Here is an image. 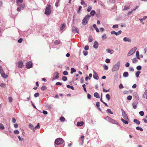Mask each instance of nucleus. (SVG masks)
Listing matches in <instances>:
<instances>
[{
    "mask_svg": "<svg viewBox=\"0 0 147 147\" xmlns=\"http://www.w3.org/2000/svg\"><path fill=\"white\" fill-rule=\"evenodd\" d=\"M60 43V41H59V40H56L55 42H54V44L55 45H58V44H59Z\"/></svg>",
    "mask_w": 147,
    "mask_h": 147,
    "instance_id": "nucleus-49",
    "label": "nucleus"
},
{
    "mask_svg": "<svg viewBox=\"0 0 147 147\" xmlns=\"http://www.w3.org/2000/svg\"><path fill=\"white\" fill-rule=\"evenodd\" d=\"M133 96L137 100H138L139 99L138 94L136 92H134L133 93Z\"/></svg>",
    "mask_w": 147,
    "mask_h": 147,
    "instance_id": "nucleus-11",
    "label": "nucleus"
},
{
    "mask_svg": "<svg viewBox=\"0 0 147 147\" xmlns=\"http://www.w3.org/2000/svg\"><path fill=\"white\" fill-rule=\"evenodd\" d=\"M34 96L36 98L39 96V93L38 92L34 94Z\"/></svg>",
    "mask_w": 147,
    "mask_h": 147,
    "instance_id": "nucleus-42",
    "label": "nucleus"
},
{
    "mask_svg": "<svg viewBox=\"0 0 147 147\" xmlns=\"http://www.w3.org/2000/svg\"><path fill=\"white\" fill-rule=\"evenodd\" d=\"M33 125L31 123L29 124V127H30V128L31 129H32L33 128Z\"/></svg>",
    "mask_w": 147,
    "mask_h": 147,
    "instance_id": "nucleus-56",
    "label": "nucleus"
},
{
    "mask_svg": "<svg viewBox=\"0 0 147 147\" xmlns=\"http://www.w3.org/2000/svg\"><path fill=\"white\" fill-rule=\"evenodd\" d=\"M62 84V83L61 82H56V83L55 84V85H61Z\"/></svg>",
    "mask_w": 147,
    "mask_h": 147,
    "instance_id": "nucleus-59",
    "label": "nucleus"
},
{
    "mask_svg": "<svg viewBox=\"0 0 147 147\" xmlns=\"http://www.w3.org/2000/svg\"><path fill=\"white\" fill-rule=\"evenodd\" d=\"M119 88L120 89H122L123 88V86L121 84H119Z\"/></svg>",
    "mask_w": 147,
    "mask_h": 147,
    "instance_id": "nucleus-62",
    "label": "nucleus"
},
{
    "mask_svg": "<svg viewBox=\"0 0 147 147\" xmlns=\"http://www.w3.org/2000/svg\"><path fill=\"white\" fill-rule=\"evenodd\" d=\"M106 98L108 100H109L110 99V96L109 94H107L106 95Z\"/></svg>",
    "mask_w": 147,
    "mask_h": 147,
    "instance_id": "nucleus-30",
    "label": "nucleus"
},
{
    "mask_svg": "<svg viewBox=\"0 0 147 147\" xmlns=\"http://www.w3.org/2000/svg\"><path fill=\"white\" fill-rule=\"evenodd\" d=\"M136 129L137 130H140V131H142L143 130V129L142 128L138 126L136 127Z\"/></svg>",
    "mask_w": 147,
    "mask_h": 147,
    "instance_id": "nucleus-39",
    "label": "nucleus"
},
{
    "mask_svg": "<svg viewBox=\"0 0 147 147\" xmlns=\"http://www.w3.org/2000/svg\"><path fill=\"white\" fill-rule=\"evenodd\" d=\"M63 140L62 138H57L55 141V143L57 145H59L62 144Z\"/></svg>",
    "mask_w": 147,
    "mask_h": 147,
    "instance_id": "nucleus-4",
    "label": "nucleus"
},
{
    "mask_svg": "<svg viewBox=\"0 0 147 147\" xmlns=\"http://www.w3.org/2000/svg\"><path fill=\"white\" fill-rule=\"evenodd\" d=\"M8 99H9V101L10 102H12L13 100H12V98L11 97H9L8 98Z\"/></svg>",
    "mask_w": 147,
    "mask_h": 147,
    "instance_id": "nucleus-63",
    "label": "nucleus"
},
{
    "mask_svg": "<svg viewBox=\"0 0 147 147\" xmlns=\"http://www.w3.org/2000/svg\"><path fill=\"white\" fill-rule=\"evenodd\" d=\"M136 49L137 48L136 47L132 48L128 53L127 55L130 56L133 54L136 51Z\"/></svg>",
    "mask_w": 147,
    "mask_h": 147,
    "instance_id": "nucleus-7",
    "label": "nucleus"
},
{
    "mask_svg": "<svg viewBox=\"0 0 147 147\" xmlns=\"http://www.w3.org/2000/svg\"><path fill=\"white\" fill-rule=\"evenodd\" d=\"M26 66L28 68H30L32 66V63L30 61L26 63Z\"/></svg>",
    "mask_w": 147,
    "mask_h": 147,
    "instance_id": "nucleus-12",
    "label": "nucleus"
},
{
    "mask_svg": "<svg viewBox=\"0 0 147 147\" xmlns=\"http://www.w3.org/2000/svg\"><path fill=\"white\" fill-rule=\"evenodd\" d=\"M62 80L64 81H66L67 80V78L66 77L63 76L62 78Z\"/></svg>",
    "mask_w": 147,
    "mask_h": 147,
    "instance_id": "nucleus-41",
    "label": "nucleus"
},
{
    "mask_svg": "<svg viewBox=\"0 0 147 147\" xmlns=\"http://www.w3.org/2000/svg\"><path fill=\"white\" fill-rule=\"evenodd\" d=\"M105 119H106L107 121H109V122H110L112 123L115 124L117 122L116 121L113 119L111 118L108 116L106 117L105 118Z\"/></svg>",
    "mask_w": 147,
    "mask_h": 147,
    "instance_id": "nucleus-5",
    "label": "nucleus"
},
{
    "mask_svg": "<svg viewBox=\"0 0 147 147\" xmlns=\"http://www.w3.org/2000/svg\"><path fill=\"white\" fill-rule=\"evenodd\" d=\"M123 76L125 77H127L129 76V74L127 72H125L123 74Z\"/></svg>",
    "mask_w": 147,
    "mask_h": 147,
    "instance_id": "nucleus-25",
    "label": "nucleus"
},
{
    "mask_svg": "<svg viewBox=\"0 0 147 147\" xmlns=\"http://www.w3.org/2000/svg\"><path fill=\"white\" fill-rule=\"evenodd\" d=\"M71 73L73 74L74 72H75L76 71V70L74 68H72L71 69Z\"/></svg>",
    "mask_w": 147,
    "mask_h": 147,
    "instance_id": "nucleus-36",
    "label": "nucleus"
},
{
    "mask_svg": "<svg viewBox=\"0 0 147 147\" xmlns=\"http://www.w3.org/2000/svg\"><path fill=\"white\" fill-rule=\"evenodd\" d=\"M18 6L20 7H21L22 9H24L25 7V5L24 3H18L17 4Z\"/></svg>",
    "mask_w": 147,
    "mask_h": 147,
    "instance_id": "nucleus-16",
    "label": "nucleus"
},
{
    "mask_svg": "<svg viewBox=\"0 0 147 147\" xmlns=\"http://www.w3.org/2000/svg\"><path fill=\"white\" fill-rule=\"evenodd\" d=\"M23 63L22 61H20L18 63V67L20 68H22L23 67Z\"/></svg>",
    "mask_w": 147,
    "mask_h": 147,
    "instance_id": "nucleus-24",
    "label": "nucleus"
},
{
    "mask_svg": "<svg viewBox=\"0 0 147 147\" xmlns=\"http://www.w3.org/2000/svg\"><path fill=\"white\" fill-rule=\"evenodd\" d=\"M14 133L16 134H18L19 133V131L18 130H16L14 131Z\"/></svg>",
    "mask_w": 147,
    "mask_h": 147,
    "instance_id": "nucleus-57",
    "label": "nucleus"
},
{
    "mask_svg": "<svg viewBox=\"0 0 147 147\" xmlns=\"http://www.w3.org/2000/svg\"><path fill=\"white\" fill-rule=\"evenodd\" d=\"M136 69L138 70H141L142 69L141 66L140 65L138 66L137 67Z\"/></svg>",
    "mask_w": 147,
    "mask_h": 147,
    "instance_id": "nucleus-48",
    "label": "nucleus"
},
{
    "mask_svg": "<svg viewBox=\"0 0 147 147\" xmlns=\"http://www.w3.org/2000/svg\"><path fill=\"white\" fill-rule=\"evenodd\" d=\"M83 53L84 55L86 56L88 55V53L87 51H83Z\"/></svg>",
    "mask_w": 147,
    "mask_h": 147,
    "instance_id": "nucleus-58",
    "label": "nucleus"
},
{
    "mask_svg": "<svg viewBox=\"0 0 147 147\" xmlns=\"http://www.w3.org/2000/svg\"><path fill=\"white\" fill-rule=\"evenodd\" d=\"M51 6L50 5H47L45 12V14L47 16L49 15L51 12Z\"/></svg>",
    "mask_w": 147,
    "mask_h": 147,
    "instance_id": "nucleus-2",
    "label": "nucleus"
},
{
    "mask_svg": "<svg viewBox=\"0 0 147 147\" xmlns=\"http://www.w3.org/2000/svg\"><path fill=\"white\" fill-rule=\"evenodd\" d=\"M4 72L1 66L0 65V73Z\"/></svg>",
    "mask_w": 147,
    "mask_h": 147,
    "instance_id": "nucleus-54",
    "label": "nucleus"
},
{
    "mask_svg": "<svg viewBox=\"0 0 147 147\" xmlns=\"http://www.w3.org/2000/svg\"><path fill=\"white\" fill-rule=\"evenodd\" d=\"M140 73V71H137L136 72V76L137 78H138L139 77Z\"/></svg>",
    "mask_w": 147,
    "mask_h": 147,
    "instance_id": "nucleus-31",
    "label": "nucleus"
},
{
    "mask_svg": "<svg viewBox=\"0 0 147 147\" xmlns=\"http://www.w3.org/2000/svg\"><path fill=\"white\" fill-rule=\"evenodd\" d=\"M23 40V39L22 38H20L18 40V42L19 43H20L22 42Z\"/></svg>",
    "mask_w": 147,
    "mask_h": 147,
    "instance_id": "nucleus-64",
    "label": "nucleus"
},
{
    "mask_svg": "<svg viewBox=\"0 0 147 147\" xmlns=\"http://www.w3.org/2000/svg\"><path fill=\"white\" fill-rule=\"evenodd\" d=\"M63 74L64 75H67L68 74V72L66 71H64L63 72Z\"/></svg>",
    "mask_w": 147,
    "mask_h": 147,
    "instance_id": "nucleus-51",
    "label": "nucleus"
},
{
    "mask_svg": "<svg viewBox=\"0 0 147 147\" xmlns=\"http://www.w3.org/2000/svg\"><path fill=\"white\" fill-rule=\"evenodd\" d=\"M84 124L83 121L78 122L77 123V125L78 126H82Z\"/></svg>",
    "mask_w": 147,
    "mask_h": 147,
    "instance_id": "nucleus-21",
    "label": "nucleus"
},
{
    "mask_svg": "<svg viewBox=\"0 0 147 147\" xmlns=\"http://www.w3.org/2000/svg\"><path fill=\"white\" fill-rule=\"evenodd\" d=\"M98 42L96 41H95L94 43L93 47L95 49H96L98 48Z\"/></svg>",
    "mask_w": 147,
    "mask_h": 147,
    "instance_id": "nucleus-15",
    "label": "nucleus"
},
{
    "mask_svg": "<svg viewBox=\"0 0 147 147\" xmlns=\"http://www.w3.org/2000/svg\"><path fill=\"white\" fill-rule=\"evenodd\" d=\"M16 119L14 117L12 118V122L13 123H14L16 122Z\"/></svg>",
    "mask_w": 147,
    "mask_h": 147,
    "instance_id": "nucleus-61",
    "label": "nucleus"
},
{
    "mask_svg": "<svg viewBox=\"0 0 147 147\" xmlns=\"http://www.w3.org/2000/svg\"><path fill=\"white\" fill-rule=\"evenodd\" d=\"M138 104V102H134L132 104L133 108L134 109H136L137 108V105Z\"/></svg>",
    "mask_w": 147,
    "mask_h": 147,
    "instance_id": "nucleus-18",
    "label": "nucleus"
},
{
    "mask_svg": "<svg viewBox=\"0 0 147 147\" xmlns=\"http://www.w3.org/2000/svg\"><path fill=\"white\" fill-rule=\"evenodd\" d=\"M119 26L118 24L114 25L113 26V28H118Z\"/></svg>",
    "mask_w": 147,
    "mask_h": 147,
    "instance_id": "nucleus-43",
    "label": "nucleus"
},
{
    "mask_svg": "<svg viewBox=\"0 0 147 147\" xmlns=\"http://www.w3.org/2000/svg\"><path fill=\"white\" fill-rule=\"evenodd\" d=\"M4 128H5L3 124L1 123H0V129L3 130L4 129Z\"/></svg>",
    "mask_w": 147,
    "mask_h": 147,
    "instance_id": "nucleus-37",
    "label": "nucleus"
},
{
    "mask_svg": "<svg viewBox=\"0 0 147 147\" xmlns=\"http://www.w3.org/2000/svg\"><path fill=\"white\" fill-rule=\"evenodd\" d=\"M67 88H71L72 90H74V87L72 86H71L69 85H67Z\"/></svg>",
    "mask_w": 147,
    "mask_h": 147,
    "instance_id": "nucleus-33",
    "label": "nucleus"
},
{
    "mask_svg": "<svg viewBox=\"0 0 147 147\" xmlns=\"http://www.w3.org/2000/svg\"><path fill=\"white\" fill-rule=\"evenodd\" d=\"M105 62L107 63H109L110 62V60L109 59H106Z\"/></svg>",
    "mask_w": 147,
    "mask_h": 147,
    "instance_id": "nucleus-52",
    "label": "nucleus"
},
{
    "mask_svg": "<svg viewBox=\"0 0 147 147\" xmlns=\"http://www.w3.org/2000/svg\"><path fill=\"white\" fill-rule=\"evenodd\" d=\"M0 86L3 88H5L6 86L3 83L0 84Z\"/></svg>",
    "mask_w": 147,
    "mask_h": 147,
    "instance_id": "nucleus-32",
    "label": "nucleus"
},
{
    "mask_svg": "<svg viewBox=\"0 0 147 147\" xmlns=\"http://www.w3.org/2000/svg\"><path fill=\"white\" fill-rule=\"evenodd\" d=\"M136 56L137 58L138 59H140V58L139 57V52L138 51H137L136 52Z\"/></svg>",
    "mask_w": 147,
    "mask_h": 147,
    "instance_id": "nucleus-29",
    "label": "nucleus"
},
{
    "mask_svg": "<svg viewBox=\"0 0 147 147\" xmlns=\"http://www.w3.org/2000/svg\"><path fill=\"white\" fill-rule=\"evenodd\" d=\"M127 99L128 100H131L132 99L131 96L129 95L128 96L127 98Z\"/></svg>",
    "mask_w": 147,
    "mask_h": 147,
    "instance_id": "nucleus-46",
    "label": "nucleus"
},
{
    "mask_svg": "<svg viewBox=\"0 0 147 147\" xmlns=\"http://www.w3.org/2000/svg\"><path fill=\"white\" fill-rule=\"evenodd\" d=\"M94 95L95 97L98 98H100L98 92H96L94 93Z\"/></svg>",
    "mask_w": 147,
    "mask_h": 147,
    "instance_id": "nucleus-19",
    "label": "nucleus"
},
{
    "mask_svg": "<svg viewBox=\"0 0 147 147\" xmlns=\"http://www.w3.org/2000/svg\"><path fill=\"white\" fill-rule=\"evenodd\" d=\"M93 73L94 74L93 75V77L96 80H98L99 79V77L98 76V74L94 70H93Z\"/></svg>",
    "mask_w": 147,
    "mask_h": 147,
    "instance_id": "nucleus-13",
    "label": "nucleus"
},
{
    "mask_svg": "<svg viewBox=\"0 0 147 147\" xmlns=\"http://www.w3.org/2000/svg\"><path fill=\"white\" fill-rule=\"evenodd\" d=\"M47 88L45 86H42L41 87V89L42 90H44L46 89Z\"/></svg>",
    "mask_w": 147,
    "mask_h": 147,
    "instance_id": "nucleus-53",
    "label": "nucleus"
},
{
    "mask_svg": "<svg viewBox=\"0 0 147 147\" xmlns=\"http://www.w3.org/2000/svg\"><path fill=\"white\" fill-rule=\"evenodd\" d=\"M139 113L140 116H143L144 115V112L143 111H141L139 112Z\"/></svg>",
    "mask_w": 147,
    "mask_h": 147,
    "instance_id": "nucleus-45",
    "label": "nucleus"
},
{
    "mask_svg": "<svg viewBox=\"0 0 147 147\" xmlns=\"http://www.w3.org/2000/svg\"><path fill=\"white\" fill-rule=\"evenodd\" d=\"M65 27V24H62L60 26V30H63V29Z\"/></svg>",
    "mask_w": 147,
    "mask_h": 147,
    "instance_id": "nucleus-28",
    "label": "nucleus"
},
{
    "mask_svg": "<svg viewBox=\"0 0 147 147\" xmlns=\"http://www.w3.org/2000/svg\"><path fill=\"white\" fill-rule=\"evenodd\" d=\"M121 32V30H119L117 32H116L115 31H113L111 32V34H115L116 36H118L120 34Z\"/></svg>",
    "mask_w": 147,
    "mask_h": 147,
    "instance_id": "nucleus-9",
    "label": "nucleus"
},
{
    "mask_svg": "<svg viewBox=\"0 0 147 147\" xmlns=\"http://www.w3.org/2000/svg\"><path fill=\"white\" fill-rule=\"evenodd\" d=\"M123 40L125 42H131V38L126 37H124L123 39Z\"/></svg>",
    "mask_w": 147,
    "mask_h": 147,
    "instance_id": "nucleus-14",
    "label": "nucleus"
},
{
    "mask_svg": "<svg viewBox=\"0 0 147 147\" xmlns=\"http://www.w3.org/2000/svg\"><path fill=\"white\" fill-rule=\"evenodd\" d=\"M134 122L138 125H139L140 124V121L136 119H134Z\"/></svg>",
    "mask_w": 147,
    "mask_h": 147,
    "instance_id": "nucleus-26",
    "label": "nucleus"
},
{
    "mask_svg": "<svg viewBox=\"0 0 147 147\" xmlns=\"http://www.w3.org/2000/svg\"><path fill=\"white\" fill-rule=\"evenodd\" d=\"M121 111L122 112V115L123 118L126 120H129L128 117L127 116V114L125 111L123 110V109H121Z\"/></svg>",
    "mask_w": 147,
    "mask_h": 147,
    "instance_id": "nucleus-6",
    "label": "nucleus"
},
{
    "mask_svg": "<svg viewBox=\"0 0 147 147\" xmlns=\"http://www.w3.org/2000/svg\"><path fill=\"white\" fill-rule=\"evenodd\" d=\"M0 74L1 76L3 78H6L8 77V76L7 75L5 74L4 73V72L1 73Z\"/></svg>",
    "mask_w": 147,
    "mask_h": 147,
    "instance_id": "nucleus-17",
    "label": "nucleus"
},
{
    "mask_svg": "<svg viewBox=\"0 0 147 147\" xmlns=\"http://www.w3.org/2000/svg\"><path fill=\"white\" fill-rule=\"evenodd\" d=\"M92 9V6H89L88 7L87 11L88 12L90 11Z\"/></svg>",
    "mask_w": 147,
    "mask_h": 147,
    "instance_id": "nucleus-38",
    "label": "nucleus"
},
{
    "mask_svg": "<svg viewBox=\"0 0 147 147\" xmlns=\"http://www.w3.org/2000/svg\"><path fill=\"white\" fill-rule=\"evenodd\" d=\"M23 1V0H16V3L17 4L20 3H22Z\"/></svg>",
    "mask_w": 147,
    "mask_h": 147,
    "instance_id": "nucleus-35",
    "label": "nucleus"
},
{
    "mask_svg": "<svg viewBox=\"0 0 147 147\" xmlns=\"http://www.w3.org/2000/svg\"><path fill=\"white\" fill-rule=\"evenodd\" d=\"M121 121L124 123L127 124L128 123V121H127L125 120L124 119L121 118Z\"/></svg>",
    "mask_w": 147,
    "mask_h": 147,
    "instance_id": "nucleus-22",
    "label": "nucleus"
},
{
    "mask_svg": "<svg viewBox=\"0 0 147 147\" xmlns=\"http://www.w3.org/2000/svg\"><path fill=\"white\" fill-rule=\"evenodd\" d=\"M86 85L85 84H84L82 85V86L84 88V90L85 92H87V90L86 88Z\"/></svg>",
    "mask_w": 147,
    "mask_h": 147,
    "instance_id": "nucleus-40",
    "label": "nucleus"
},
{
    "mask_svg": "<svg viewBox=\"0 0 147 147\" xmlns=\"http://www.w3.org/2000/svg\"><path fill=\"white\" fill-rule=\"evenodd\" d=\"M102 38L103 39H105L107 38L106 35L105 34H104L102 36Z\"/></svg>",
    "mask_w": 147,
    "mask_h": 147,
    "instance_id": "nucleus-50",
    "label": "nucleus"
},
{
    "mask_svg": "<svg viewBox=\"0 0 147 147\" xmlns=\"http://www.w3.org/2000/svg\"><path fill=\"white\" fill-rule=\"evenodd\" d=\"M81 4L84 5L85 7L87 6V4L85 2L83 1V0H81Z\"/></svg>",
    "mask_w": 147,
    "mask_h": 147,
    "instance_id": "nucleus-23",
    "label": "nucleus"
},
{
    "mask_svg": "<svg viewBox=\"0 0 147 147\" xmlns=\"http://www.w3.org/2000/svg\"><path fill=\"white\" fill-rule=\"evenodd\" d=\"M103 67L104 69L105 70H107L108 69V67L105 65H104Z\"/></svg>",
    "mask_w": 147,
    "mask_h": 147,
    "instance_id": "nucleus-47",
    "label": "nucleus"
},
{
    "mask_svg": "<svg viewBox=\"0 0 147 147\" xmlns=\"http://www.w3.org/2000/svg\"><path fill=\"white\" fill-rule=\"evenodd\" d=\"M91 15L89 14L87 15L82 20V24L84 25H86L87 24V22L90 18Z\"/></svg>",
    "mask_w": 147,
    "mask_h": 147,
    "instance_id": "nucleus-3",
    "label": "nucleus"
},
{
    "mask_svg": "<svg viewBox=\"0 0 147 147\" xmlns=\"http://www.w3.org/2000/svg\"><path fill=\"white\" fill-rule=\"evenodd\" d=\"M59 73L57 72H55L53 75V78L52 79V81H53L55 79L59 78Z\"/></svg>",
    "mask_w": 147,
    "mask_h": 147,
    "instance_id": "nucleus-8",
    "label": "nucleus"
},
{
    "mask_svg": "<svg viewBox=\"0 0 147 147\" xmlns=\"http://www.w3.org/2000/svg\"><path fill=\"white\" fill-rule=\"evenodd\" d=\"M138 60L137 59L135 58H134L132 60V62L134 63H136L138 61Z\"/></svg>",
    "mask_w": 147,
    "mask_h": 147,
    "instance_id": "nucleus-34",
    "label": "nucleus"
},
{
    "mask_svg": "<svg viewBox=\"0 0 147 147\" xmlns=\"http://www.w3.org/2000/svg\"><path fill=\"white\" fill-rule=\"evenodd\" d=\"M120 65V62L119 61H118L117 63L112 68L113 71H116L119 69Z\"/></svg>",
    "mask_w": 147,
    "mask_h": 147,
    "instance_id": "nucleus-1",
    "label": "nucleus"
},
{
    "mask_svg": "<svg viewBox=\"0 0 147 147\" xmlns=\"http://www.w3.org/2000/svg\"><path fill=\"white\" fill-rule=\"evenodd\" d=\"M95 11L92 10L91 11L90 14L92 16H93L95 14Z\"/></svg>",
    "mask_w": 147,
    "mask_h": 147,
    "instance_id": "nucleus-27",
    "label": "nucleus"
},
{
    "mask_svg": "<svg viewBox=\"0 0 147 147\" xmlns=\"http://www.w3.org/2000/svg\"><path fill=\"white\" fill-rule=\"evenodd\" d=\"M84 49L86 50H88L89 49V46L88 45L85 46L84 47Z\"/></svg>",
    "mask_w": 147,
    "mask_h": 147,
    "instance_id": "nucleus-60",
    "label": "nucleus"
},
{
    "mask_svg": "<svg viewBox=\"0 0 147 147\" xmlns=\"http://www.w3.org/2000/svg\"><path fill=\"white\" fill-rule=\"evenodd\" d=\"M93 27L96 30V31L97 32H99V30L98 28L97 27L96 25L95 24H94L93 25Z\"/></svg>",
    "mask_w": 147,
    "mask_h": 147,
    "instance_id": "nucleus-20",
    "label": "nucleus"
},
{
    "mask_svg": "<svg viewBox=\"0 0 147 147\" xmlns=\"http://www.w3.org/2000/svg\"><path fill=\"white\" fill-rule=\"evenodd\" d=\"M65 119L64 117H61L60 118V121L61 122H63L64 121Z\"/></svg>",
    "mask_w": 147,
    "mask_h": 147,
    "instance_id": "nucleus-44",
    "label": "nucleus"
},
{
    "mask_svg": "<svg viewBox=\"0 0 147 147\" xmlns=\"http://www.w3.org/2000/svg\"><path fill=\"white\" fill-rule=\"evenodd\" d=\"M107 111L108 113H109L113 114V113L111 111V110L110 109H107Z\"/></svg>",
    "mask_w": 147,
    "mask_h": 147,
    "instance_id": "nucleus-55",
    "label": "nucleus"
},
{
    "mask_svg": "<svg viewBox=\"0 0 147 147\" xmlns=\"http://www.w3.org/2000/svg\"><path fill=\"white\" fill-rule=\"evenodd\" d=\"M72 31L74 33L76 32L79 33V30L76 27L73 26L72 28Z\"/></svg>",
    "mask_w": 147,
    "mask_h": 147,
    "instance_id": "nucleus-10",
    "label": "nucleus"
}]
</instances>
